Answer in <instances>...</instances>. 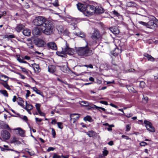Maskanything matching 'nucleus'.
I'll list each match as a JSON object with an SVG mask.
<instances>
[{"instance_id":"864d4df0","label":"nucleus","mask_w":158,"mask_h":158,"mask_svg":"<svg viewBox=\"0 0 158 158\" xmlns=\"http://www.w3.org/2000/svg\"><path fill=\"white\" fill-rule=\"evenodd\" d=\"M100 102L101 103H102L103 104H104L106 105H108V103L107 102L103 101H101Z\"/></svg>"},{"instance_id":"1a4fd4ad","label":"nucleus","mask_w":158,"mask_h":158,"mask_svg":"<svg viewBox=\"0 0 158 158\" xmlns=\"http://www.w3.org/2000/svg\"><path fill=\"white\" fill-rule=\"evenodd\" d=\"M77 7L78 10L82 12H84V14L85 13L87 5L85 3H78L77 4Z\"/></svg>"},{"instance_id":"6ab92c4d","label":"nucleus","mask_w":158,"mask_h":158,"mask_svg":"<svg viewBox=\"0 0 158 158\" xmlns=\"http://www.w3.org/2000/svg\"><path fill=\"white\" fill-rule=\"evenodd\" d=\"M95 12L98 14L102 13L104 12V10L103 8L101 7H98L95 8Z\"/></svg>"},{"instance_id":"4d7b16f0","label":"nucleus","mask_w":158,"mask_h":158,"mask_svg":"<svg viewBox=\"0 0 158 158\" xmlns=\"http://www.w3.org/2000/svg\"><path fill=\"white\" fill-rule=\"evenodd\" d=\"M27 94H26V97L27 98L29 96V95L31 93L30 91L29 90H27Z\"/></svg>"},{"instance_id":"0eeeda50","label":"nucleus","mask_w":158,"mask_h":158,"mask_svg":"<svg viewBox=\"0 0 158 158\" xmlns=\"http://www.w3.org/2000/svg\"><path fill=\"white\" fill-rule=\"evenodd\" d=\"M2 137L5 140H8L10 137V133L6 130H2L1 132Z\"/></svg>"},{"instance_id":"7ed1b4c3","label":"nucleus","mask_w":158,"mask_h":158,"mask_svg":"<svg viewBox=\"0 0 158 158\" xmlns=\"http://www.w3.org/2000/svg\"><path fill=\"white\" fill-rule=\"evenodd\" d=\"M41 29L43 32L45 34L50 35L53 33V27L48 20L46 22Z\"/></svg>"},{"instance_id":"e2e57ef3","label":"nucleus","mask_w":158,"mask_h":158,"mask_svg":"<svg viewBox=\"0 0 158 158\" xmlns=\"http://www.w3.org/2000/svg\"><path fill=\"white\" fill-rule=\"evenodd\" d=\"M132 116V114L131 113L128 114L126 116L127 118H130Z\"/></svg>"},{"instance_id":"f257e3e1","label":"nucleus","mask_w":158,"mask_h":158,"mask_svg":"<svg viewBox=\"0 0 158 158\" xmlns=\"http://www.w3.org/2000/svg\"><path fill=\"white\" fill-rule=\"evenodd\" d=\"M76 50L78 55L82 57H87L91 55L93 52L90 48L88 47V43L85 47H79L76 48Z\"/></svg>"},{"instance_id":"ddd939ff","label":"nucleus","mask_w":158,"mask_h":158,"mask_svg":"<svg viewBox=\"0 0 158 158\" xmlns=\"http://www.w3.org/2000/svg\"><path fill=\"white\" fill-rule=\"evenodd\" d=\"M35 44L39 47L43 46L45 44L44 42L41 39H38L35 40Z\"/></svg>"},{"instance_id":"680f3d73","label":"nucleus","mask_w":158,"mask_h":158,"mask_svg":"<svg viewBox=\"0 0 158 158\" xmlns=\"http://www.w3.org/2000/svg\"><path fill=\"white\" fill-rule=\"evenodd\" d=\"M110 106H112L113 107H114V108H118V106H116V105L113 104L112 103H110Z\"/></svg>"},{"instance_id":"f3484780","label":"nucleus","mask_w":158,"mask_h":158,"mask_svg":"<svg viewBox=\"0 0 158 158\" xmlns=\"http://www.w3.org/2000/svg\"><path fill=\"white\" fill-rule=\"evenodd\" d=\"M78 115V114H73L70 115V121H71V122H72L73 123H74L77 120H78V119L79 116L75 118H73L74 115Z\"/></svg>"},{"instance_id":"c756f323","label":"nucleus","mask_w":158,"mask_h":158,"mask_svg":"<svg viewBox=\"0 0 158 158\" xmlns=\"http://www.w3.org/2000/svg\"><path fill=\"white\" fill-rule=\"evenodd\" d=\"M17 129L18 130L19 134L20 136H24V132L23 130L20 128H18Z\"/></svg>"},{"instance_id":"b1692460","label":"nucleus","mask_w":158,"mask_h":158,"mask_svg":"<svg viewBox=\"0 0 158 158\" xmlns=\"http://www.w3.org/2000/svg\"><path fill=\"white\" fill-rule=\"evenodd\" d=\"M144 56L147 58L148 60L154 61V59L151 55L147 53H145L144 54Z\"/></svg>"},{"instance_id":"3c124183","label":"nucleus","mask_w":158,"mask_h":158,"mask_svg":"<svg viewBox=\"0 0 158 158\" xmlns=\"http://www.w3.org/2000/svg\"><path fill=\"white\" fill-rule=\"evenodd\" d=\"M17 141V140L15 137H13V139L11 140V143H15Z\"/></svg>"},{"instance_id":"5fc2aeb1","label":"nucleus","mask_w":158,"mask_h":158,"mask_svg":"<svg viewBox=\"0 0 158 158\" xmlns=\"http://www.w3.org/2000/svg\"><path fill=\"white\" fill-rule=\"evenodd\" d=\"M55 149V148H53V147H49L47 149V151L48 152H50L51 151H53Z\"/></svg>"},{"instance_id":"a878e982","label":"nucleus","mask_w":158,"mask_h":158,"mask_svg":"<svg viewBox=\"0 0 158 158\" xmlns=\"http://www.w3.org/2000/svg\"><path fill=\"white\" fill-rule=\"evenodd\" d=\"M17 101L18 104L22 106H23L24 101L22 98L20 97L18 98H17Z\"/></svg>"},{"instance_id":"c03bdc74","label":"nucleus","mask_w":158,"mask_h":158,"mask_svg":"<svg viewBox=\"0 0 158 158\" xmlns=\"http://www.w3.org/2000/svg\"><path fill=\"white\" fill-rule=\"evenodd\" d=\"M139 23L141 24L143 26H146L147 27V23L144 22L143 21H139Z\"/></svg>"},{"instance_id":"58836bf2","label":"nucleus","mask_w":158,"mask_h":158,"mask_svg":"<svg viewBox=\"0 0 158 158\" xmlns=\"http://www.w3.org/2000/svg\"><path fill=\"white\" fill-rule=\"evenodd\" d=\"M93 107L94 108H96L97 109H101L102 110L104 111H106V110L104 108H102V107H101L98 106H96L95 105H94Z\"/></svg>"},{"instance_id":"cd10ccee","label":"nucleus","mask_w":158,"mask_h":158,"mask_svg":"<svg viewBox=\"0 0 158 158\" xmlns=\"http://www.w3.org/2000/svg\"><path fill=\"white\" fill-rule=\"evenodd\" d=\"M112 65L111 66L112 69L114 70H117L118 68V66L116 64L114 63L113 62H112Z\"/></svg>"},{"instance_id":"a211bd4d","label":"nucleus","mask_w":158,"mask_h":158,"mask_svg":"<svg viewBox=\"0 0 158 158\" xmlns=\"http://www.w3.org/2000/svg\"><path fill=\"white\" fill-rule=\"evenodd\" d=\"M56 70V67L54 65H50L48 67V71L50 73H54Z\"/></svg>"},{"instance_id":"e433bc0d","label":"nucleus","mask_w":158,"mask_h":158,"mask_svg":"<svg viewBox=\"0 0 158 158\" xmlns=\"http://www.w3.org/2000/svg\"><path fill=\"white\" fill-rule=\"evenodd\" d=\"M148 98L147 97H143L142 100V102L144 104H146L148 101Z\"/></svg>"},{"instance_id":"2eb2a0df","label":"nucleus","mask_w":158,"mask_h":158,"mask_svg":"<svg viewBox=\"0 0 158 158\" xmlns=\"http://www.w3.org/2000/svg\"><path fill=\"white\" fill-rule=\"evenodd\" d=\"M74 33L76 35L79 36L82 38H85L86 35L82 31H80L79 32H74Z\"/></svg>"},{"instance_id":"8fccbe9b","label":"nucleus","mask_w":158,"mask_h":158,"mask_svg":"<svg viewBox=\"0 0 158 158\" xmlns=\"http://www.w3.org/2000/svg\"><path fill=\"white\" fill-rule=\"evenodd\" d=\"M126 131H128L130 130L131 127L128 125H126Z\"/></svg>"},{"instance_id":"aec40b11","label":"nucleus","mask_w":158,"mask_h":158,"mask_svg":"<svg viewBox=\"0 0 158 158\" xmlns=\"http://www.w3.org/2000/svg\"><path fill=\"white\" fill-rule=\"evenodd\" d=\"M110 31L114 34H117L119 33V31L116 27H111L110 28Z\"/></svg>"},{"instance_id":"c9c22d12","label":"nucleus","mask_w":158,"mask_h":158,"mask_svg":"<svg viewBox=\"0 0 158 158\" xmlns=\"http://www.w3.org/2000/svg\"><path fill=\"white\" fill-rule=\"evenodd\" d=\"M84 120L85 121L91 122L92 118L90 116L88 115L85 117L84 118Z\"/></svg>"},{"instance_id":"473e14b6","label":"nucleus","mask_w":158,"mask_h":158,"mask_svg":"<svg viewBox=\"0 0 158 158\" xmlns=\"http://www.w3.org/2000/svg\"><path fill=\"white\" fill-rule=\"evenodd\" d=\"M2 84L7 89L9 90H11V89L10 88L9 86L6 83V82H4L2 83Z\"/></svg>"},{"instance_id":"bf43d9fd","label":"nucleus","mask_w":158,"mask_h":158,"mask_svg":"<svg viewBox=\"0 0 158 158\" xmlns=\"http://www.w3.org/2000/svg\"><path fill=\"white\" fill-rule=\"evenodd\" d=\"M35 121L36 122H41L42 121V119H41L39 118H35Z\"/></svg>"},{"instance_id":"412c9836","label":"nucleus","mask_w":158,"mask_h":158,"mask_svg":"<svg viewBox=\"0 0 158 158\" xmlns=\"http://www.w3.org/2000/svg\"><path fill=\"white\" fill-rule=\"evenodd\" d=\"M23 34L25 36H29L31 34V31L29 29H26L23 31Z\"/></svg>"},{"instance_id":"79ce46f5","label":"nucleus","mask_w":158,"mask_h":158,"mask_svg":"<svg viewBox=\"0 0 158 158\" xmlns=\"http://www.w3.org/2000/svg\"><path fill=\"white\" fill-rule=\"evenodd\" d=\"M57 124L58 127L60 129H62L63 128L62 123L60 122L57 123Z\"/></svg>"},{"instance_id":"37998d69","label":"nucleus","mask_w":158,"mask_h":158,"mask_svg":"<svg viewBox=\"0 0 158 158\" xmlns=\"http://www.w3.org/2000/svg\"><path fill=\"white\" fill-rule=\"evenodd\" d=\"M52 132L53 137L54 138L55 136L56 133L55 130L53 128H52Z\"/></svg>"},{"instance_id":"393cba45","label":"nucleus","mask_w":158,"mask_h":158,"mask_svg":"<svg viewBox=\"0 0 158 158\" xmlns=\"http://www.w3.org/2000/svg\"><path fill=\"white\" fill-rule=\"evenodd\" d=\"M33 106L31 104H28L27 101L26 102V105L25 109L26 110H31L32 109Z\"/></svg>"},{"instance_id":"a18cd8bd","label":"nucleus","mask_w":158,"mask_h":158,"mask_svg":"<svg viewBox=\"0 0 158 158\" xmlns=\"http://www.w3.org/2000/svg\"><path fill=\"white\" fill-rule=\"evenodd\" d=\"M39 114L41 116H42L44 117L45 116V113H44L42 112L41 110H40L39 111H38Z\"/></svg>"},{"instance_id":"774afa93","label":"nucleus","mask_w":158,"mask_h":158,"mask_svg":"<svg viewBox=\"0 0 158 158\" xmlns=\"http://www.w3.org/2000/svg\"><path fill=\"white\" fill-rule=\"evenodd\" d=\"M51 123L52 124H55L56 123V121L55 119H53Z\"/></svg>"},{"instance_id":"6e6d98bb","label":"nucleus","mask_w":158,"mask_h":158,"mask_svg":"<svg viewBox=\"0 0 158 158\" xmlns=\"http://www.w3.org/2000/svg\"><path fill=\"white\" fill-rule=\"evenodd\" d=\"M147 143L144 142H142L140 143V145L142 146H144L147 145Z\"/></svg>"},{"instance_id":"6e6552de","label":"nucleus","mask_w":158,"mask_h":158,"mask_svg":"<svg viewBox=\"0 0 158 158\" xmlns=\"http://www.w3.org/2000/svg\"><path fill=\"white\" fill-rule=\"evenodd\" d=\"M144 123L146 125L145 126L148 130L152 132H155V129L152 126V124L150 122L147 120H144Z\"/></svg>"},{"instance_id":"20e7f679","label":"nucleus","mask_w":158,"mask_h":158,"mask_svg":"<svg viewBox=\"0 0 158 158\" xmlns=\"http://www.w3.org/2000/svg\"><path fill=\"white\" fill-rule=\"evenodd\" d=\"M48 20L44 17L39 16L36 17L33 20V23L34 25L38 26H42V27Z\"/></svg>"},{"instance_id":"052dcab7","label":"nucleus","mask_w":158,"mask_h":158,"mask_svg":"<svg viewBox=\"0 0 158 158\" xmlns=\"http://www.w3.org/2000/svg\"><path fill=\"white\" fill-rule=\"evenodd\" d=\"M73 21H76L77 23H78L80 21V19L79 18H74L73 19Z\"/></svg>"},{"instance_id":"13d9d810","label":"nucleus","mask_w":158,"mask_h":158,"mask_svg":"<svg viewBox=\"0 0 158 158\" xmlns=\"http://www.w3.org/2000/svg\"><path fill=\"white\" fill-rule=\"evenodd\" d=\"M122 138H124L125 139L127 140H128V139H130L128 136H125V135H122Z\"/></svg>"},{"instance_id":"c85d7f7f","label":"nucleus","mask_w":158,"mask_h":158,"mask_svg":"<svg viewBox=\"0 0 158 158\" xmlns=\"http://www.w3.org/2000/svg\"><path fill=\"white\" fill-rule=\"evenodd\" d=\"M96 133L93 131L87 132V134L90 137L94 136L95 135Z\"/></svg>"},{"instance_id":"9b49d317","label":"nucleus","mask_w":158,"mask_h":158,"mask_svg":"<svg viewBox=\"0 0 158 158\" xmlns=\"http://www.w3.org/2000/svg\"><path fill=\"white\" fill-rule=\"evenodd\" d=\"M47 46L52 49L56 50L57 49V46L56 43L53 42H52L48 43L47 44Z\"/></svg>"},{"instance_id":"7c9ffc66","label":"nucleus","mask_w":158,"mask_h":158,"mask_svg":"<svg viewBox=\"0 0 158 158\" xmlns=\"http://www.w3.org/2000/svg\"><path fill=\"white\" fill-rule=\"evenodd\" d=\"M0 93L3 94L5 96L8 97V94L6 90H0Z\"/></svg>"},{"instance_id":"72a5a7b5","label":"nucleus","mask_w":158,"mask_h":158,"mask_svg":"<svg viewBox=\"0 0 158 158\" xmlns=\"http://www.w3.org/2000/svg\"><path fill=\"white\" fill-rule=\"evenodd\" d=\"M57 30L59 31H60L61 33L62 32H64V28L63 27L60 25L57 28Z\"/></svg>"},{"instance_id":"49530a36","label":"nucleus","mask_w":158,"mask_h":158,"mask_svg":"<svg viewBox=\"0 0 158 158\" xmlns=\"http://www.w3.org/2000/svg\"><path fill=\"white\" fill-rule=\"evenodd\" d=\"M83 66L87 68H89L91 69H93V66L91 64H89V65L85 64Z\"/></svg>"},{"instance_id":"4be33fe9","label":"nucleus","mask_w":158,"mask_h":158,"mask_svg":"<svg viewBox=\"0 0 158 158\" xmlns=\"http://www.w3.org/2000/svg\"><path fill=\"white\" fill-rule=\"evenodd\" d=\"M8 77L6 75L3 74L0 75V80L4 82H6L8 81Z\"/></svg>"},{"instance_id":"4c0bfd02","label":"nucleus","mask_w":158,"mask_h":158,"mask_svg":"<svg viewBox=\"0 0 158 158\" xmlns=\"http://www.w3.org/2000/svg\"><path fill=\"white\" fill-rule=\"evenodd\" d=\"M106 148H104V151L102 152L103 155L104 156H106L108 153V152L107 150H106Z\"/></svg>"},{"instance_id":"a19ab883","label":"nucleus","mask_w":158,"mask_h":158,"mask_svg":"<svg viewBox=\"0 0 158 158\" xmlns=\"http://www.w3.org/2000/svg\"><path fill=\"white\" fill-rule=\"evenodd\" d=\"M35 106L36 107V110L38 111L40 110V104H38V103H37L35 104Z\"/></svg>"},{"instance_id":"5701e85b","label":"nucleus","mask_w":158,"mask_h":158,"mask_svg":"<svg viewBox=\"0 0 158 158\" xmlns=\"http://www.w3.org/2000/svg\"><path fill=\"white\" fill-rule=\"evenodd\" d=\"M24 27V26L22 24H18L15 28V30L18 32H20Z\"/></svg>"},{"instance_id":"9d476101","label":"nucleus","mask_w":158,"mask_h":158,"mask_svg":"<svg viewBox=\"0 0 158 158\" xmlns=\"http://www.w3.org/2000/svg\"><path fill=\"white\" fill-rule=\"evenodd\" d=\"M95 10L94 7V6L91 5H87L85 13H86L88 15H91L94 13V11H95Z\"/></svg>"},{"instance_id":"de8ad7c7","label":"nucleus","mask_w":158,"mask_h":158,"mask_svg":"<svg viewBox=\"0 0 158 158\" xmlns=\"http://www.w3.org/2000/svg\"><path fill=\"white\" fill-rule=\"evenodd\" d=\"M69 33V31L67 29H65L64 30V32H62V33H63L64 35H67Z\"/></svg>"},{"instance_id":"603ef678","label":"nucleus","mask_w":158,"mask_h":158,"mask_svg":"<svg viewBox=\"0 0 158 158\" xmlns=\"http://www.w3.org/2000/svg\"><path fill=\"white\" fill-rule=\"evenodd\" d=\"M20 69H21L22 71L23 72L26 73H27V71L26 69H25L24 68L22 67H20Z\"/></svg>"},{"instance_id":"69168bd1","label":"nucleus","mask_w":158,"mask_h":158,"mask_svg":"<svg viewBox=\"0 0 158 158\" xmlns=\"http://www.w3.org/2000/svg\"><path fill=\"white\" fill-rule=\"evenodd\" d=\"M16 99H17L16 96H14L13 97V100H12L14 102H15L16 101Z\"/></svg>"},{"instance_id":"dca6fc26","label":"nucleus","mask_w":158,"mask_h":158,"mask_svg":"<svg viewBox=\"0 0 158 158\" xmlns=\"http://www.w3.org/2000/svg\"><path fill=\"white\" fill-rule=\"evenodd\" d=\"M33 68L35 72L36 73H39L40 71V69L38 64H36L34 63L33 65Z\"/></svg>"},{"instance_id":"39448f33","label":"nucleus","mask_w":158,"mask_h":158,"mask_svg":"<svg viewBox=\"0 0 158 158\" xmlns=\"http://www.w3.org/2000/svg\"><path fill=\"white\" fill-rule=\"evenodd\" d=\"M101 37V35L99 31L97 29H94L91 37L95 41H94L93 43H90V41L89 42V45L92 46L94 44H96L97 43L96 40L100 38Z\"/></svg>"},{"instance_id":"338daca9","label":"nucleus","mask_w":158,"mask_h":158,"mask_svg":"<svg viewBox=\"0 0 158 158\" xmlns=\"http://www.w3.org/2000/svg\"><path fill=\"white\" fill-rule=\"evenodd\" d=\"M24 59H26V60H29L30 59V58L29 56H24Z\"/></svg>"},{"instance_id":"09e8293b","label":"nucleus","mask_w":158,"mask_h":158,"mask_svg":"<svg viewBox=\"0 0 158 158\" xmlns=\"http://www.w3.org/2000/svg\"><path fill=\"white\" fill-rule=\"evenodd\" d=\"M52 158H60V156L57 155L56 153L54 154Z\"/></svg>"},{"instance_id":"4468645a","label":"nucleus","mask_w":158,"mask_h":158,"mask_svg":"<svg viewBox=\"0 0 158 158\" xmlns=\"http://www.w3.org/2000/svg\"><path fill=\"white\" fill-rule=\"evenodd\" d=\"M32 33L34 35H40L41 33V32L40 29L37 27H35L33 30Z\"/></svg>"},{"instance_id":"423d86ee","label":"nucleus","mask_w":158,"mask_h":158,"mask_svg":"<svg viewBox=\"0 0 158 158\" xmlns=\"http://www.w3.org/2000/svg\"><path fill=\"white\" fill-rule=\"evenodd\" d=\"M150 20L147 23V27L152 29L154 27H156L157 25L155 23L157 19L155 17L151 16L150 18Z\"/></svg>"},{"instance_id":"2f4dec72","label":"nucleus","mask_w":158,"mask_h":158,"mask_svg":"<svg viewBox=\"0 0 158 158\" xmlns=\"http://www.w3.org/2000/svg\"><path fill=\"white\" fill-rule=\"evenodd\" d=\"M121 52V50H119L118 48H116L114 51V52L113 53V55L114 56H117L119 54V52L120 53Z\"/></svg>"},{"instance_id":"bb28decb","label":"nucleus","mask_w":158,"mask_h":158,"mask_svg":"<svg viewBox=\"0 0 158 158\" xmlns=\"http://www.w3.org/2000/svg\"><path fill=\"white\" fill-rule=\"evenodd\" d=\"M32 89L38 94H40L42 96H43V95L42 94V92L40 90H39L36 87H32Z\"/></svg>"},{"instance_id":"0e129e2a","label":"nucleus","mask_w":158,"mask_h":158,"mask_svg":"<svg viewBox=\"0 0 158 158\" xmlns=\"http://www.w3.org/2000/svg\"><path fill=\"white\" fill-rule=\"evenodd\" d=\"M113 13L114 14L116 15L117 16H118L119 15V14L118 13V12L115 10L113 11Z\"/></svg>"},{"instance_id":"f8f14e48","label":"nucleus","mask_w":158,"mask_h":158,"mask_svg":"<svg viewBox=\"0 0 158 158\" xmlns=\"http://www.w3.org/2000/svg\"><path fill=\"white\" fill-rule=\"evenodd\" d=\"M0 127L2 129H7L8 130H10V129L8 125L6 124L4 122L0 121Z\"/></svg>"},{"instance_id":"f704fd0d","label":"nucleus","mask_w":158,"mask_h":158,"mask_svg":"<svg viewBox=\"0 0 158 158\" xmlns=\"http://www.w3.org/2000/svg\"><path fill=\"white\" fill-rule=\"evenodd\" d=\"M80 104L81 105H82L83 106H87L89 105V102L87 101H81V102Z\"/></svg>"},{"instance_id":"f03ea898","label":"nucleus","mask_w":158,"mask_h":158,"mask_svg":"<svg viewBox=\"0 0 158 158\" xmlns=\"http://www.w3.org/2000/svg\"><path fill=\"white\" fill-rule=\"evenodd\" d=\"M62 50L61 52H56V53L57 55L62 57H64L65 54L72 55L73 54V50L69 47V45L66 42L65 46L62 48Z\"/></svg>"},{"instance_id":"ea45409f","label":"nucleus","mask_w":158,"mask_h":158,"mask_svg":"<svg viewBox=\"0 0 158 158\" xmlns=\"http://www.w3.org/2000/svg\"><path fill=\"white\" fill-rule=\"evenodd\" d=\"M139 85L141 88H144L145 86V82L143 81H141L139 84Z\"/></svg>"}]
</instances>
